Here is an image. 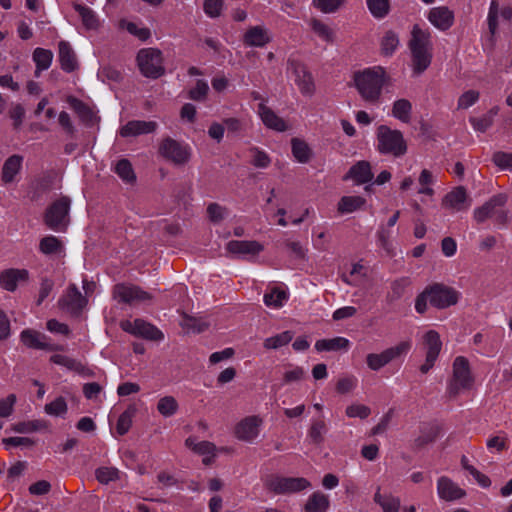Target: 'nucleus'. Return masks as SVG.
I'll return each instance as SVG.
<instances>
[{
    "label": "nucleus",
    "instance_id": "nucleus-1",
    "mask_svg": "<svg viewBox=\"0 0 512 512\" xmlns=\"http://www.w3.org/2000/svg\"><path fill=\"white\" fill-rule=\"evenodd\" d=\"M460 296V292L455 288L444 283L434 282L427 285L417 295L415 310L419 314H424L428 309V304L436 309L444 310L456 305L459 302Z\"/></svg>",
    "mask_w": 512,
    "mask_h": 512
},
{
    "label": "nucleus",
    "instance_id": "nucleus-2",
    "mask_svg": "<svg viewBox=\"0 0 512 512\" xmlns=\"http://www.w3.org/2000/svg\"><path fill=\"white\" fill-rule=\"evenodd\" d=\"M408 46L412 56L413 72L420 75L430 66L432 60L430 32L421 29L418 25H414Z\"/></svg>",
    "mask_w": 512,
    "mask_h": 512
},
{
    "label": "nucleus",
    "instance_id": "nucleus-3",
    "mask_svg": "<svg viewBox=\"0 0 512 512\" xmlns=\"http://www.w3.org/2000/svg\"><path fill=\"white\" fill-rule=\"evenodd\" d=\"M353 80L359 94L366 102L375 104L379 101L385 83V71L381 67L355 72Z\"/></svg>",
    "mask_w": 512,
    "mask_h": 512
},
{
    "label": "nucleus",
    "instance_id": "nucleus-4",
    "mask_svg": "<svg viewBox=\"0 0 512 512\" xmlns=\"http://www.w3.org/2000/svg\"><path fill=\"white\" fill-rule=\"evenodd\" d=\"M508 201V195L499 193L493 195L482 206L477 207L473 212V218L477 223H484L492 219L495 224L505 226L508 223V211L505 206Z\"/></svg>",
    "mask_w": 512,
    "mask_h": 512
},
{
    "label": "nucleus",
    "instance_id": "nucleus-5",
    "mask_svg": "<svg viewBox=\"0 0 512 512\" xmlns=\"http://www.w3.org/2000/svg\"><path fill=\"white\" fill-rule=\"evenodd\" d=\"M377 150L384 155L401 157L407 152V143L401 131L380 125L376 132Z\"/></svg>",
    "mask_w": 512,
    "mask_h": 512
},
{
    "label": "nucleus",
    "instance_id": "nucleus-6",
    "mask_svg": "<svg viewBox=\"0 0 512 512\" xmlns=\"http://www.w3.org/2000/svg\"><path fill=\"white\" fill-rule=\"evenodd\" d=\"M138 68L146 78L158 79L165 74L164 58L157 48H142L136 57Z\"/></svg>",
    "mask_w": 512,
    "mask_h": 512
},
{
    "label": "nucleus",
    "instance_id": "nucleus-7",
    "mask_svg": "<svg viewBox=\"0 0 512 512\" xmlns=\"http://www.w3.org/2000/svg\"><path fill=\"white\" fill-rule=\"evenodd\" d=\"M287 73L291 74L295 84L303 96L311 97L315 94L316 85L314 77L307 65L298 57L291 55L288 58Z\"/></svg>",
    "mask_w": 512,
    "mask_h": 512
},
{
    "label": "nucleus",
    "instance_id": "nucleus-8",
    "mask_svg": "<svg viewBox=\"0 0 512 512\" xmlns=\"http://www.w3.org/2000/svg\"><path fill=\"white\" fill-rule=\"evenodd\" d=\"M473 384L469 361L463 356H458L453 362L452 378L447 386L450 398H455L461 390L470 389Z\"/></svg>",
    "mask_w": 512,
    "mask_h": 512
},
{
    "label": "nucleus",
    "instance_id": "nucleus-9",
    "mask_svg": "<svg viewBox=\"0 0 512 512\" xmlns=\"http://www.w3.org/2000/svg\"><path fill=\"white\" fill-rule=\"evenodd\" d=\"M71 200L62 196L48 206L44 214V223L54 231H65L69 223Z\"/></svg>",
    "mask_w": 512,
    "mask_h": 512
},
{
    "label": "nucleus",
    "instance_id": "nucleus-10",
    "mask_svg": "<svg viewBox=\"0 0 512 512\" xmlns=\"http://www.w3.org/2000/svg\"><path fill=\"white\" fill-rule=\"evenodd\" d=\"M112 296L119 303L137 305L151 302L153 295L144 291L141 287L133 284L119 283L113 287Z\"/></svg>",
    "mask_w": 512,
    "mask_h": 512
},
{
    "label": "nucleus",
    "instance_id": "nucleus-11",
    "mask_svg": "<svg viewBox=\"0 0 512 512\" xmlns=\"http://www.w3.org/2000/svg\"><path fill=\"white\" fill-rule=\"evenodd\" d=\"M309 486V481L303 477H282L272 475L265 481V487L275 494L296 493L308 488Z\"/></svg>",
    "mask_w": 512,
    "mask_h": 512
},
{
    "label": "nucleus",
    "instance_id": "nucleus-12",
    "mask_svg": "<svg viewBox=\"0 0 512 512\" xmlns=\"http://www.w3.org/2000/svg\"><path fill=\"white\" fill-rule=\"evenodd\" d=\"M410 349L411 342L402 341L396 346L390 347L381 353H370L366 356L367 366L373 371H378L394 359L407 354Z\"/></svg>",
    "mask_w": 512,
    "mask_h": 512
},
{
    "label": "nucleus",
    "instance_id": "nucleus-13",
    "mask_svg": "<svg viewBox=\"0 0 512 512\" xmlns=\"http://www.w3.org/2000/svg\"><path fill=\"white\" fill-rule=\"evenodd\" d=\"M159 154L175 165L186 164L191 156L188 145L166 137L159 145Z\"/></svg>",
    "mask_w": 512,
    "mask_h": 512
},
{
    "label": "nucleus",
    "instance_id": "nucleus-14",
    "mask_svg": "<svg viewBox=\"0 0 512 512\" xmlns=\"http://www.w3.org/2000/svg\"><path fill=\"white\" fill-rule=\"evenodd\" d=\"M87 304V298L75 284H70L58 300L59 308L75 317L82 313Z\"/></svg>",
    "mask_w": 512,
    "mask_h": 512
},
{
    "label": "nucleus",
    "instance_id": "nucleus-15",
    "mask_svg": "<svg viewBox=\"0 0 512 512\" xmlns=\"http://www.w3.org/2000/svg\"><path fill=\"white\" fill-rule=\"evenodd\" d=\"M121 328L125 332L148 340L159 341L164 338L163 333L157 327L142 319H135L133 322L124 321L121 323Z\"/></svg>",
    "mask_w": 512,
    "mask_h": 512
},
{
    "label": "nucleus",
    "instance_id": "nucleus-16",
    "mask_svg": "<svg viewBox=\"0 0 512 512\" xmlns=\"http://www.w3.org/2000/svg\"><path fill=\"white\" fill-rule=\"evenodd\" d=\"M47 336L33 329H25L20 334V340L28 348L46 350V351H62L63 347L52 344L47 341Z\"/></svg>",
    "mask_w": 512,
    "mask_h": 512
},
{
    "label": "nucleus",
    "instance_id": "nucleus-17",
    "mask_svg": "<svg viewBox=\"0 0 512 512\" xmlns=\"http://www.w3.org/2000/svg\"><path fill=\"white\" fill-rule=\"evenodd\" d=\"M471 199H469L466 189L458 186L447 193L442 200V206L453 212L463 211L469 208Z\"/></svg>",
    "mask_w": 512,
    "mask_h": 512
},
{
    "label": "nucleus",
    "instance_id": "nucleus-18",
    "mask_svg": "<svg viewBox=\"0 0 512 512\" xmlns=\"http://www.w3.org/2000/svg\"><path fill=\"white\" fill-rule=\"evenodd\" d=\"M437 492L439 497L445 501L458 500L466 494L462 488L446 476H442L438 479Z\"/></svg>",
    "mask_w": 512,
    "mask_h": 512
},
{
    "label": "nucleus",
    "instance_id": "nucleus-19",
    "mask_svg": "<svg viewBox=\"0 0 512 512\" xmlns=\"http://www.w3.org/2000/svg\"><path fill=\"white\" fill-rule=\"evenodd\" d=\"M428 20L439 30L446 31L454 23V13L446 6L432 8Z\"/></svg>",
    "mask_w": 512,
    "mask_h": 512
},
{
    "label": "nucleus",
    "instance_id": "nucleus-20",
    "mask_svg": "<svg viewBox=\"0 0 512 512\" xmlns=\"http://www.w3.org/2000/svg\"><path fill=\"white\" fill-rule=\"evenodd\" d=\"M261 420L257 416H249L237 424L236 437L243 441H252L258 436Z\"/></svg>",
    "mask_w": 512,
    "mask_h": 512
},
{
    "label": "nucleus",
    "instance_id": "nucleus-21",
    "mask_svg": "<svg viewBox=\"0 0 512 512\" xmlns=\"http://www.w3.org/2000/svg\"><path fill=\"white\" fill-rule=\"evenodd\" d=\"M156 128L157 123L155 121L132 120L121 127L120 135L122 137H135L152 133Z\"/></svg>",
    "mask_w": 512,
    "mask_h": 512
},
{
    "label": "nucleus",
    "instance_id": "nucleus-22",
    "mask_svg": "<svg viewBox=\"0 0 512 512\" xmlns=\"http://www.w3.org/2000/svg\"><path fill=\"white\" fill-rule=\"evenodd\" d=\"M58 58L61 69L71 73L78 68L76 54L67 41H60L58 44Z\"/></svg>",
    "mask_w": 512,
    "mask_h": 512
},
{
    "label": "nucleus",
    "instance_id": "nucleus-23",
    "mask_svg": "<svg viewBox=\"0 0 512 512\" xmlns=\"http://www.w3.org/2000/svg\"><path fill=\"white\" fill-rule=\"evenodd\" d=\"M271 42L268 30L262 26H253L243 35V43L249 47H264Z\"/></svg>",
    "mask_w": 512,
    "mask_h": 512
},
{
    "label": "nucleus",
    "instance_id": "nucleus-24",
    "mask_svg": "<svg viewBox=\"0 0 512 512\" xmlns=\"http://www.w3.org/2000/svg\"><path fill=\"white\" fill-rule=\"evenodd\" d=\"M28 279V271L25 269H7L0 274V285L7 291H14L18 282Z\"/></svg>",
    "mask_w": 512,
    "mask_h": 512
},
{
    "label": "nucleus",
    "instance_id": "nucleus-25",
    "mask_svg": "<svg viewBox=\"0 0 512 512\" xmlns=\"http://www.w3.org/2000/svg\"><path fill=\"white\" fill-rule=\"evenodd\" d=\"M226 249L232 254L256 255L263 251V245L257 241L231 240L227 243Z\"/></svg>",
    "mask_w": 512,
    "mask_h": 512
},
{
    "label": "nucleus",
    "instance_id": "nucleus-26",
    "mask_svg": "<svg viewBox=\"0 0 512 512\" xmlns=\"http://www.w3.org/2000/svg\"><path fill=\"white\" fill-rule=\"evenodd\" d=\"M352 178L357 184H364L372 180L373 173L370 163L367 161H359L353 165L344 179Z\"/></svg>",
    "mask_w": 512,
    "mask_h": 512
},
{
    "label": "nucleus",
    "instance_id": "nucleus-27",
    "mask_svg": "<svg viewBox=\"0 0 512 512\" xmlns=\"http://www.w3.org/2000/svg\"><path fill=\"white\" fill-rule=\"evenodd\" d=\"M258 112L261 117L263 123L270 129H274L276 131H285L287 126L285 121L280 118L278 115L274 113L269 107L264 104H259Z\"/></svg>",
    "mask_w": 512,
    "mask_h": 512
},
{
    "label": "nucleus",
    "instance_id": "nucleus-28",
    "mask_svg": "<svg viewBox=\"0 0 512 512\" xmlns=\"http://www.w3.org/2000/svg\"><path fill=\"white\" fill-rule=\"evenodd\" d=\"M50 361L54 364L66 367L71 371H75L78 374L92 376L93 373L90 369L85 367L81 362L76 359L70 358L61 354H54L50 357Z\"/></svg>",
    "mask_w": 512,
    "mask_h": 512
},
{
    "label": "nucleus",
    "instance_id": "nucleus-29",
    "mask_svg": "<svg viewBox=\"0 0 512 512\" xmlns=\"http://www.w3.org/2000/svg\"><path fill=\"white\" fill-rule=\"evenodd\" d=\"M67 103L79 116L82 122H84L87 125H92L94 123L95 114L86 103H84L83 101L74 96H68Z\"/></svg>",
    "mask_w": 512,
    "mask_h": 512
},
{
    "label": "nucleus",
    "instance_id": "nucleus-30",
    "mask_svg": "<svg viewBox=\"0 0 512 512\" xmlns=\"http://www.w3.org/2000/svg\"><path fill=\"white\" fill-rule=\"evenodd\" d=\"M23 157L14 154L6 159L2 168V181L10 183L14 180L15 175L20 171Z\"/></svg>",
    "mask_w": 512,
    "mask_h": 512
},
{
    "label": "nucleus",
    "instance_id": "nucleus-31",
    "mask_svg": "<svg viewBox=\"0 0 512 512\" xmlns=\"http://www.w3.org/2000/svg\"><path fill=\"white\" fill-rule=\"evenodd\" d=\"M349 345L350 342L348 339L344 337H335L331 339L318 340L315 343V349L319 352L347 350Z\"/></svg>",
    "mask_w": 512,
    "mask_h": 512
},
{
    "label": "nucleus",
    "instance_id": "nucleus-32",
    "mask_svg": "<svg viewBox=\"0 0 512 512\" xmlns=\"http://www.w3.org/2000/svg\"><path fill=\"white\" fill-rule=\"evenodd\" d=\"M328 427L322 418L314 419L308 429V438L315 445H321L325 440Z\"/></svg>",
    "mask_w": 512,
    "mask_h": 512
},
{
    "label": "nucleus",
    "instance_id": "nucleus-33",
    "mask_svg": "<svg viewBox=\"0 0 512 512\" xmlns=\"http://www.w3.org/2000/svg\"><path fill=\"white\" fill-rule=\"evenodd\" d=\"M438 425H427L421 428L420 435L414 440L416 448H423L425 445L433 443L440 435Z\"/></svg>",
    "mask_w": 512,
    "mask_h": 512
},
{
    "label": "nucleus",
    "instance_id": "nucleus-34",
    "mask_svg": "<svg viewBox=\"0 0 512 512\" xmlns=\"http://www.w3.org/2000/svg\"><path fill=\"white\" fill-rule=\"evenodd\" d=\"M366 200L361 196H343L337 205V210L341 214L352 213L360 209Z\"/></svg>",
    "mask_w": 512,
    "mask_h": 512
},
{
    "label": "nucleus",
    "instance_id": "nucleus-35",
    "mask_svg": "<svg viewBox=\"0 0 512 512\" xmlns=\"http://www.w3.org/2000/svg\"><path fill=\"white\" fill-rule=\"evenodd\" d=\"M424 347L426 349V354L429 356L438 357L442 348V342L440 340V335L435 330H429L425 333L423 337Z\"/></svg>",
    "mask_w": 512,
    "mask_h": 512
},
{
    "label": "nucleus",
    "instance_id": "nucleus-36",
    "mask_svg": "<svg viewBox=\"0 0 512 512\" xmlns=\"http://www.w3.org/2000/svg\"><path fill=\"white\" fill-rule=\"evenodd\" d=\"M412 104L407 99H399L393 103L392 115L403 123L411 120Z\"/></svg>",
    "mask_w": 512,
    "mask_h": 512
},
{
    "label": "nucleus",
    "instance_id": "nucleus-37",
    "mask_svg": "<svg viewBox=\"0 0 512 512\" xmlns=\"http://www.w3.org/2000/svg\"><path fill=\"white\" fill-rule=\"evenodd\" d=\"M73 8L79 13L86 29L95 30L99 27V20L92 9L81 4H74Z\"/></svg>",
    "mask_w": 512,
    "mask_h": 512
},
{
    "label": "nucleus",
    "instance_id": "nucleus-38",
    "mask_svg": "<svg viewBox=\"0 0 512 512\" xmlns=\"http://www.w3.org/2000/svg\"><path fill=\"white\" fill-rule=\"evenodd\" d=\"M329 507L328 496L321 492L313 493L305 504L306 512H325Z\"/></svg>",
    "mask_w": 512,
    "mask_h": 512
},
{
    "label": "nucleus",
    "instance_id": "nucleus-39",
    "mask_svg": "<svg viewBox=\"0 0 512 512\" xmlns=\"http://www.w3.org/2000/svg\"><path fill=\"white\" fill-rule=\"evenodd\" d=\"M53 59V53L51 50L44 48H36L33 52V60L36 64V76H39V72L46 70L50 67Z\"/></svg>",
    "mask_w": 512,
    "mask_h": 512
},
{
    "label": "nucleus",
    "instance_id": "nucleus-40",
    "mask_svg": "<svg viewBox=\"0 0 512 512\" xmlns=\"http://www.w3.org/2000/svg\"><path fill=\"white\" fill-rule=\"evenodd\" d=\"M39 250L45 255L60 254L63 252V244L57 237L48 235L40 240Z\"/></svg>",
    "mask_w": 512,
    "mask_h": 512
},
{
    "label": "nucleus",
    "instance_id": "nucleus-41",
    "mask_svg": "<svg viewBox=\"0 0 512 512\" xmlns=\"http://www.w3.org/2000/svg\"><path fill=\"white\" fill-rule=\"evenodd\" d=\"M374 501L381 506L383 512H398L400 508V500L392 495H382L380 488L374 495Z\"/></svg>",
    "mask_w": 512,
    "mask_h": 512
},
{
    "label": "nucleus",
    "instance_id": "nucleus-42",
    "mask_svg": "<svg viewBox=\"0 0 512 512\" xmlns=\"http://www.w3.org/2000/svg\"><path fill=\"white\" fill-rule=\"evenodd\" d=\"M114 172L126 183L133 184L136 181V175L131 162L128 159H121L117 162Z\"/></svg>",
    "mask_w": 512,
    "mask_h": 512
},
{
    "label": "nucleus",
    "instance_id": "nucleus-43",
    "mask_svg": "<svg viewBox=\"0 0 512 512\" xmlns=\"http://www.w3.org/2000/svg\"><path fill=\"white\" fill-rule=\"evenodd\" d=\"M411 285L409 277H401L391 283V291L387 295V300L394 302L399 300L405 293V290Z\"/></svg>",
    "mask_w": 512,
    "mask_h": 512
},
{
    "label": "nucleus",
    "instance_id": "nucleus-44",
    "mask_svg": "<svg viewBox=\"0 0 512 512\" xmlns=\"http://www.w3.org/2000/svg\"><path fill=\"white\" fill-rule=\"evenodd\" d=\"M292 153L300 163H307L311 157V150L303 140L293 138L291 141Z\"/></svg>",
    "mask_w": 512,
    "mask_h": 512
},
{
    "label": "nucleus",
    "instance_id": "nucleus-45",
    "mask_svg": "<svg viewBox=\"0 0 512 512\" xmlns=\"http://www.w3.org/2000/svg\"><path fill=\"white\" fill-rule=\"evenodd\" d=\"M310 27L313 32L320 37L322 40L326 42L334 41V32L333 30L324 22L319 19L312 18L310 21Z\"/></svg>",
    "mask_w": 512,
    "mask_h": 512
},
{
    "label": "nucleus",
    "instance_id": "nucleus-46",
    "mask_svg": "<svg viewBox=\"0 0 512 512\" xmlns=\"http://www.w3.org/2000/svg\"><path fill=\"white\" fill-rule=\"evenodd\" d=\"M366 3L375 18L382 19L390 12V0H366Z\"/></svg>",
    "mask_w": 512,
    "mask_h": 512
},
{
    "label": "nucleus",
    "instance_id": "nucleus-47",
    "mask_svg": "<svg viewBox=\"0 0 512 512\" xmlns=\"http://www.w3.org/2000/svg\"><path fill=\"white\" fill-rule=\"evenodd\" d=\"M47 427L44 420H32L15 423L11 426V430L16 433H31L42 430Z\"/></svg>",
    "mask_w": 512,
    "mask_h": 512
},
{
    "label": "nucleus",
    "instance_id": "nucleus-48",
    "mask_svg": "<svg viewBox=\"0 0 512 512\" xmlns=\"http://www.w3.org/2000/svg\"><path fill=\"white\" fill-rule=\"evenodd\" d=\"M293 339L291 331H284L264 340L263 346L266 349H278L287 345Z\"/></svg>",
    "mask_w": 512,
    "mask_h": 512
},
{
    "label": "nucleus",
    "instance_id": "nucleus-49",
    "mask_svg": "<svg viewBox=\"0 0 512 512\" xmlns=\"http://www.w3.org/2000/svg\"><path fill=\"white\" fill-rule=\"evenodd\" d=\"M178 402L173 396L162 397L157 404L158 412L164 417L173 416L178 410Z\"/></svg>",
    "mask_w": 512,
    "mask_h": 512
},
{
    "label": "nucleus",
    "instance_id": "nucleus-50",
    "mask_svg": "<svg viewBox=\"0 0 512 512\" xmlns=\"http://www.w3.org/2000/svg\"><path fill=\"white\" fill-rule=\"evenodd\" d=\"M346 0H313V6L325 14H331L337 12L344 4Z\"/></svg>",
    "mask_w": 512,
    "mask_h": 512
},
{
    "label": "nucleus",
    "instance_id": "nucleus-51",
    "mask_svg": "<svg viewBox=\"0 0 512 512\" xmlns=\"http://www.w3.org/2000/svg\"><path fill=\"white\" fill-rule=\"evenodd\" d=\"M287 299V294L285 291L280 290L279 288H273L269 293L264 295V303L267 306L273 307H281L283 302Z\"/></svg>",
    "mask_w": 512,
    "mask_h": 512
},
{
    "label": "nucleus",
    "instance_id": "nucleus-52",
    "mask_svg": "<svg viewBox=\"0 0 512 512\" xmlns=\"http://www.w3.org/2000/svg\"><path fill=\"white\" fill-rule=\"evenodd\" d=\"M67 403L62 396L57 397L54 401L48 403L44 407V411L51 416H63L67 412Z\"/></svg>",
    "mask_w": 512,
    "mask_h": 512
},
{
    "label": "nucleus",
    "instance_id": "nucleus-53",
    "mask_svg": "<svg viewBox=\"0 0 512 512\" xmlns=\"http://www.w3.org/2000/svg\"><path fill=\"white\" fill-rule=\"evenodd\" d=\"M399 39L396 33L388 31L385 33L381 41L382 53L385 55H391L397 48Z\"/></svg>",
    "mask_w": 512,
    "mask_h": 512
},
{
    "label": "nucleus",
    "instance_id": "nucleus-54",
    "mask_svg": "<svg viewBox=\"0 0 512 512\" xmlns=\"http://www.w3.org/2000/svg\"><path fill=\"white\" fill-rule=\"evenodd\" d=\"M96 479L102 484H108L119 478V471L114 467H100L95 471Z\"/></svg>",
    "mask_w": 512,
    "mask_h": 512
},
{
    "label": "nucleus",
    "instance_id": "nucleus-55",
    "mask_svg": "<svg viewBox=\"0 0 512 512\" xmlns=\"http://www.w3.org/2000/svg\"><path fill=\"white\" fill-rule=\"evenodd\" d=\"M209 86L204 80H197L195 87L189 90L188 97L194 101H204L207 98Z\"/></svg>",
    "mask_w": 512,
    "mask_h": 512
},
{
    "label": "nucleus",
    "instance_id": "nucleus-56",
    "mask_svg": "<svg viewBox=\"0 0 512 512\" xmlns=\"http://www.w3.org/2000/svg\"><path fill=\"white\" fill-rule=\"evenodd\" d=\"M121 27L125 28L130 34L142 41H146L151 36V32L148 28L138 27L137 24L133 22L121 21Z\"/></svg>",
    "mask_w": 512,
    "mask_h": 512
},
{
    "label": "nucleus",
    "instance_id": "nucleus-57",
    "mask_svg": "<svg viewBox=\"0 0 512 512\" xmlns=\"http://www.w3.org/2000/svg\"><path fill=\"white\" fill-rule=\"evenodd\" d=\"M133 415H134V410L129 408V409L125 410L119 416V419H118L117 425H116V430L119 435H124L129 431V429L132 425Z\"/></svg>",
    "mask_w": 512,
    "mask_h": 512
},
{
    "label": "nucleus",
    "instance_id": "nucleus-58",
    "mask_svg": "<svg viewBox=\"0 0 512 512\" xmlns=\"http://www.w3.org/2000/svg\"><path fill=\"white\" fill-rule=\"evenodd\" d=\"M223 0H204L203 10L211 18L219 17L223 9Z\"/></svg>",
    "mask_w": 512,
    "mask_h": 512
},
{
    "label": "nucleus",
    "instance_id": "nucleus-59",
    "mask_svg": "<svg viewBox=\"0 0 512 512\" xmlns=\"http://www.w3.org/2000/svg\"><path fill=\"white\" fill-rule=\"evenodd\" d=\"M250 152L253 154L252 164L258 168H266L270 165L271 159L268 154L257 147H252Z\"/></svg>",
    "mask_w": 512,
    "mask_h": 512
},
{
    "label": "nucleus",
    "instance_id": "nucleus-60",
    "mask_svg": "<svg viewBox=\"0 0 512 512\" xmlns=\"http://www.w3.org/2000/svg\"><path fill=\"white\" fill-rule=\"evenodd\" d=\"M498 13H499V4L497 0H492L490 3L489 13H488V28L491 35H494L497 27H498Z\"/></svg>",
    "mask_w": 512,
    "mask_h": 512
},
{
    "label": "nucleus",
    "instance_id": "nucleus-61",
    "mask_svg": "<svg viewBox=\"0 0 512 512\" xmlns=\"http://www.w3.org/2000/svg\"><path fill=\"white\" fill-rule=\"evenodd\" d=\"M371 414V409L363 404H352L346 408V415L350 418H367Z\"/></svg>",
    "mask_w": 512,
    "mask_h": 512
},
{
    "label": "nucleus",
    "instance_id": "nucleus-62",
    "mask_svg": "<svg viewBox=\"0 0 512 512\" xmlns=\"http://www.w3.org/2000/svg\"><path fill=\"white\" fill-rule=\"evenodd\" d=\"M479 99V92L468 90L464 92L458 99V109H467L476 103Z\"/></svg>",
    "mask_w": 512,
    "mask_h": 512
},
{
    "label": "nucleus",
    "instance_id": "nucleus-63",
    "mask_svg": "<svg viewBox=\"0 0 512 512\" xmlns=\"http://www.w3.org/2000/svg\"><path fill=\"white\" fill-rule=\"evenodd\" d=\"M492 160L494 164L501 169H512V152H495L493 154Z\"/></svg>",
    "mask_w": 512,
    "mask_h": 512
},
{
    "label": "nucleus",
    "instance_id": "nucleus-64",
    "mask_svg": "<svg viewBox=\"0 0 512 512\" xmlns=\"http://www.w3.org/2000/svg\"><path fill=\"white\" fill-rule=\"evenodd\" d=\"M470 123L472 124L473 128L476 131L485 132L493 124L492 115L491 114H485V115H483L482 117H479V118L471 117L470 118Z\"/></svg>",
    "mask_w": 512,
    "mask_h": 512
}]
</instances>
